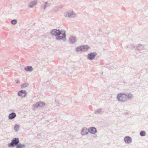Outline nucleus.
Returning <instances> with one entry per match:
<instances>
[{"label": "nucleus", "mask_w": 148, "mask_h": 148, "mask_svg": "<svg viewBox=\"0 0 148 148\" xmlns=\"http://www.w3.org/2000/svg\"><path fill=\"white\" fill-rule=\"evenodd\" d=\"M25 92V90H21L18 93V95L19 96H21L23 94V93Z\"/></svg>", "instance_id": "aec40b11"}, {"label": "nucleus", "mask_w": 148, "mask_h": 148, "mask_svg": "<svg viewBox=\"0 0 148 148\" xmlns=\"http://www.w3.org/2000/svg\"><path fill=\"white\" fill-rule=\"evenodd\" d=\"M11 23L13 25H15L17 23V21L15 19H13L12 20Z\"/></svg>", "instance_id": "5701e85b"}, {"label": "nucleus", "mask_w": 148, "mask_h": 148, "mask_svg": "<svg viewBox=\"0 0 148 148\" xmlns=\"http://www.w3.org/2000/svg\"><path fill=\"white\" fill-rule=\"evenodd\" d=\"M88 130L89 132L92 134H95L97 132V129L93 127H89Z\"/></svg>", "instance_id": "1a4fd4ad"}, {"label": "nucleus", "mask_w": 148, "mask_h": 148, "mask_svg": "<svg viewBox=\"0 0 148 148\" xmlns=\"http://www.w3.org/2000/svg\"><path fill=\"white\" fill-rule=\"evenodd\" d=\"M24 69L27 71L31 72L33 70V68L32 66H27L24 67Z\"/></svg>", "instance_id": "dca6fc26"}, {"label": "nucleus", "mask_w": 148, "mask_h": 148, "mask_svg": "<svg viewBox=\"0 0 148 148\" xmlns=\"http://www.w3.org/2000/svg\"><path fill=\"white\" fill-rule=\"evenodd\" d=\"M20 143V140L18 138H13L11 143L8 144V146L9 147H16Z\"/></svg>", "instance_id": "f03ea898"}, {"label": "nucleus", "mask_w": 148, "mask_h": 148, "mask_svg": "<svg viewBox=\"0 0 148 148\" xmlns=\"http://www.w3.org/2000/svg\"><path fill=\"white\" fill-rule=\"evenodd\" d=\"M97 55V53L95 52L90 53L88 54L87 58L89 60H92L95 59Z\"/></svg>", "instance_id": "39448f33"}, {"label": "nucleus", "mask_w": 148, "mask_h": 148, "mask_svg": "<svg viewBox=\"0 0 148 148\" xmlns=\"http://www.w3.org/2000/svg\"><path fill=\"white\" fill-rule=\"evenodd\" d=\"M49 6V3L47 2H43L42 4L41 5V8L44 10H45L47 7Z\"/></svg>", "instance_id": "f8f14e48"}, {"label": "nucleus", "mask_w": 148, "mask_h": 148, "mask_svg": "<svg viewBox=\"0 0 148 148\" xmlns=\"http://www.w3.org/2000/svg\"><path fill=\"white\" fill-rule=\"evenodd\" d=\"M45 105V104L43 102L40 101L36 103L34 105V107L36 108H40Z\"/></svg>", "instance_id": "6e6552de"}, {"label": "nucleus", "mask_w": 148, "mask_h": 148, "mask_svg": "<svg viewBox=\"0 0 148 148\" xmlns=\"http://www.w3.org/2000/svg\"><path fill=\"white\" fill-rule=\"evenodd\" d=\"M50 34L52 36H55L56 39L58 40L66 39V37L65 32L59 29H53L51 31Z\"/></svg>", "instance_id": "f257e3e1"}, {"label": "nucleus", "mask_w": 148, "mask_h": 148, "mask_svg": "<svg viewBox=\"0 0 148 148\" xmlns=\"http://www.w3.org/2000/svg\"><path fill=\"white\" fill-rule=\"evenodd\" d=\"M27 92L25 90V92L24 93H23V94L21 96L22 97H25L26 96V95H27Z\"/></svg>", "instance_id": "393cba45"}, {"label": "nucleus", "mask_w": 148, "mask_h": 148, "mask_svg": "<svg viewBox=\"0 0 148 148\" xmlns=\"http://www.w3.org/2000/svg\"><path fill=\"white\" fill-rule=\"evenodd\" d=\"M124 141L126 144H130L132 142V140L131 137L129 136H126L124 138Z\"/></svg>", "instance_id": "0eeeda50"}, {"label": "nucleus", "mask_w": 148, "mask_h": 148, "mask_svg": "<svg viewBox=\"0 0 148 148\" xmlns=\"http://www.w3.org/2000/svg\"><path fill=\"white\" fill-rule=\"evenodd\" d=\"M126 97V95L125 93H119L117 95V100L119 102H124L127 101Z\"/></svg>", "instance_id": "7ed1b4c3"}, {"label": "nucleus", "mask_w": 148, "mask_h": 148, "mask_svg": "<svg viewBox=\"0 0 148 148\" xmlns=\"http://www.w3.org/2000/svg\"><path fill=\"white\" fill-rule=\"evenodd\" d=\"M69 41L72 44H73L76 42V40L75 38L72 36L69 38Z\"/></svg>", "instance_id": "2eb2a0df"}, {"label": "nucleus", "mask_w": 148, "mask_h": 148, "mask_svg": "<svg viewBox=\"0 0 148 148\" xmlns=\"http://www.w3.org/2000/svg\"><path fill=\"white\" fill-rule=\"evenodd\" d=\"M89 48V47L87 45H84L80 46L77 47L75 49V51L77 52H78L79 51H87Z\"/></svg>", "instance_id": "20e7f679"}, {"label": "nucleus", "mask_w": 148, "mask_h": 148, "mask_svg": "<svg viewBox=\"0 0 148 148\" xmlns=\"http://www.w3.org/2000/svg\"><path fill=\"white\" fill-rule=\"evenodd\" d=\"M102 111V109H99L95 111V113L96 114H100L101 113V112Z\"/></svg>", "instance_id": "b1692460"}, {"label": "nucleus", "mask_w": 148, "mask_h": 148, "mask_svg": "<svg viewBox=\"0 0 148 148\" xmlns=\"http://www.w3.org/2000/svg\"><path fill=\"white\" fill-rule=\"evenodd\" d=\"M29 84L27 83H25L23 84L21 86V88H23L27 87L29 86Z\"/></svg>", "instance_id": "412c9836"}, {"label": "nucleus", "mask_w": 148, "mask_h": 148, "mask_svg": "<svg viewBox=\"0 0 148 148\" xmlns=\"http://www.w3.org/2000/svg\"><path fill=\"white\" fill-rule=\"evenodd\" d=\"M99 31H101V29H99Z\"/></svg>", "instance_id": "bb28decb"}, {"label": "nucleus", "mask_w": 148, "mask_h": 148, "mask_svg": "<svg viewBox=\"0 0 148 148\" xmlns=\"http://www.w3.org/2000/svg\"><path fill=\"white\" fill-rule=\"evenodd\" d=\"M140 135L142 136H144L146 135V133L144 131H142L140 132Z\"/></svg>", "instance_id": "4be33fe9"}, {"label": "nucleus", "mask_w": 148, "mask_h": 148, "mask_svg": "<svg viewBox=\"0 0 148 148\" xmlns=\"http://www.w3.org/2000/svg\"><path fill=\"white\" fill-rule=\"evenodd\" d=\"M125 95H126V99H127V98H128L129 99H130L132 97V95L130 93H127L126 94H125Z\"/></svg>", "instance_id": "6ab92c4d"}, {"label": "nucleus", "mask_w": 148, "mask_h": 148, "mask_svg": "<svg viewBox=\"0 0 148 148\" xmlns=\"http://www.w3.org/2000/svg\"><path fill=\"white\" fill-rule=\"evenodd\" d=\"M19 128L20 126L19 125L16 124L15 125L14 129L15 132H17L19 130Z\"/></svg>", "instance_id": "a211bd4d"}, {"label": "nucleus", "mask_w": 148, "mask_h": 148, "mask_svg": "<svg viewBox=\"0 0 148 148\" xmlns=\"http://www.w3.org/2000/svg\"><path fill=\"white\" fill-rule=\"evenodd\" d=\"M37 4V0H34L28 3V7L30 8H32L34 7Z\"/></svg>", "instance_id": "9d476101"}, {"label": "nucleus", "mask_w": 148, "mask_h": 148, "mask_svg": "<svg viewBox=\"0 0 148 148\" xmlns=\"http://www.w3.org/2000/svg\"><path fill=\"white\" fill-rule=\"evenodd\" d=\"M16 114L14 112H13L9 114L8 116V119L10 120H12L15 118Z\"/></svg>", "instance_id": "4468645a"}, {"label": "nucleus", "mask_w": 148, "mask_h": 148, "mask_svg": "<svg viewBox=\"0 0 148 148\" xmlns=\"http://www.w3.org/2000/svg\"><path fill=\"white\" fill-rule=\"evenodd\" d=\"M134 49L138 51H140L144 49V47L142 45H138L134 47Z\"/></svg>", "instance_id": "ddd939ff"}, {"label": "nucleus", "mask_w": 148, "mask_h": 148, "mask_svg": "<svg viewBox=\"0 0 148 148\" xmlns=\"http://www.w3.org/2000/svg\"><path fill=\"white\" fill-rule=\"evenodd\" d=\"M26 147V145L24 144H21L20 142L16 147V148H25Z\"/></svg>", "instance_id": "f3484780"}, {"label": "nucleus", "mask_w": 148, "mask_h": 148, "mask_svg": "<svg viewBox=\"0 0 148 148\" xmlns=\"http://www.w3.org/2000/svg\"><path fill=\"white\" fill-rule=\"evenodd\" d=\"M65 17L69 18L73 17L75 15V14L73 11L69 12L64 14Z\"/></svg>", "instance_id": "423d86ee"}, {"label": "nucleus", "mask_w": 148, "mask_h": 148, "mask_svg": "<svg viewBox=\"0 0 148 148\" xmlns=\"http://www.w3.org/2000/svg\"><path fill=\"white\" fill-rule=\"evenodd\" d=\"M88 132V129L86 127H84L82 129L81 134L82 135H86L87 134Z\"/></svg>", "instance_id": "9b49d317"}, {"label": "nucleus", "mask_w": 148, "mask_h": 148, "mask_svg": "<svg viewBox=\"0 0 148 148\" xmlns=\"http://www.w3.org/2000/svg\"><path fill=\"white\" fill-rule=\"evenodd\" d=\"M15 81L16 83H19L20 82V81L18 80H16Z\"/></svg>", "instance_id": "a878e982"}]
</instances>
